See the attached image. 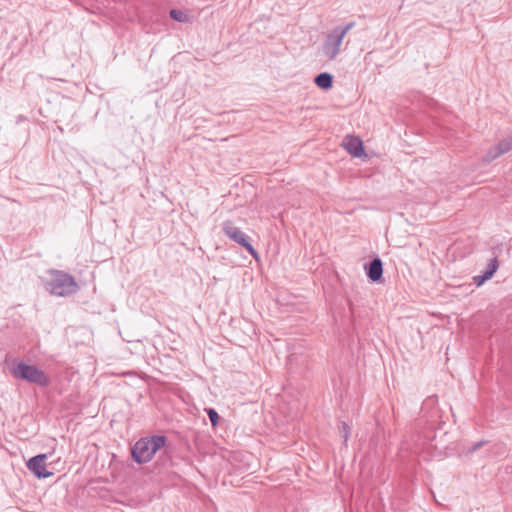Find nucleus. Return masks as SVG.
<instances>
[{"label": "nucleus", "mask_w": 512, "mask_h": 512, "mask_svg": "<svg viewBox=\"0 0 512 512\" xmlns=\"http://www.w3.org/2000/svg\"><path fill=\"white\" fill-rule=\"evenodd\" d=\"M49 274L51 278L45 282L44 286L50 294L67 297L79 290V285L72 275L55 269H51Z\"/></svg>", "instance_id": "obj_2"}, {"label": "nucleus", "mask_w": 512, "mask_h": 512, "mask_svg": "<svg viewBox=\"0 0 512 512\" xmlns=\"http://www.w3.org/2000/svg\"><path fill=\"white\" fill-rule=\"evenodd\" d=\"M486 442L485 441H479L477 443H475L471 449H469V453H473L475 452L476 450H478L480 447H482Z\"/></svg>", "instance_id": "obj_17"}, {"label": "nucleus", "mask_w": 512, "mask_h": 512, "mask_svg": "<svg viewBox=\"0 0 512 512\" xmlns=\"http://www.w3.org/2000/svg\"><path fill=\"white\" fill-rule=\"evenodd\" d=\"M343 39L344 36L340 34L335 28L330 31L327 34L322 46L324 55L330 60H334L340 53Z\"/></svg>", "instance_id": "obj_5"}, {"label": "nucleus", "mask_w": 512, "mask_h": 512, "mask_svg": "<svg viewBox=\"0 0 512 512\" xmlns=\"http://www.w3.org/2000/svg\"><path fill=\"white\" fill-rule=\"evenodd\" d=\"M167 438L163 435H153L140 438L131 448V455L135 462L143 464L149 462L154 455L166 445Z\"/></svg>", "instance_id": "obj_1"}, {"label": "nucleus", "mask_w": 512, "mask_h": 512, "mask_svg": "<svg viewBox=\"0 0 512 512\" xmlns=\"http://www.w3.org/2000/svg\"><path fill=\"white\" fill-rule=\"evenodd\" d=\"M496 149L501 155L509 152L512 149V139H504L496 145Z\"/></svg>", "instance_id": "obj_12"}, {"label": "nucleus", "mask_w": 512, "mask_h": 512, "mask_svg": "<svg viewBox=\"0 0 512 512\" xmlns=\"http://www.w3.org/2000/svg\"><path fill=\"white\" fill-rule=\"evenodd\" d=\"M206 411H207V415L209 417V420H210L212 426L215 427L219 421V415H218L217 411L213 408H209Z\"/></svg>", "instance_id": "obj_15"}, {"label": "nucleus", "mask_w": 512, "mask_h": 512, "mask_svg": "<svg viewBox=\"0 0 512 512\" xmlns=\"http://www.w3.org/2000/svg\"><path fill=\"white\" fill-rule=\"evenodd\" d=\"M11 374L16 379H21L41 387H46L50 384V379L44 371L35 365H29L23 361L17 362L13 366Z\"/></svg>", "instance_id": "obj_3"}, {"label": "nucleus", "mask_w": 512, "mask_h": 512, "mask_svg": "<svg viewBox=\"0 0 512 512\" xmlns=\"http://www.w3.org/2000/svg\"><path fill=\"white\" fill-rule=\"evenodd\" d=\"M47 458L46 454H39L32 458H30L26 465L27 468L34 473V475L41 479V478H48L51 475H53L52 472H49L46 469L45 460Z\"/></svg>", "instance_id": "obj_6"}, {"label": "nucleus", "mask_w": 512, "mask_h": 512, "mask_svg": "<svg viewBox=\"0 0 512 512\" xmlns=\"http://www.w3.org/2000/svg\"><path fill=\"white\" fill-rule=\"evenodd\" d=\"M340 434L344 440V442H347L349 436H350V427L347 423L341 422L339 426Z\"/></svg>", "instance_id": "obj_14"}, {"label": "nucleus", "mask_w": 512, "mask_h": 512, "mask_svg": "<svg viewBox=\"0 0 512 512\" xmlns=\"http://www.w3.org/2000/svg\"><path fill=\"white\" fill-rule=\"evenodd\" d=\"M170 17L178 22H185L187 20V15L183 11L177 9H172L170 11Z\"/></svg>", "instance_id": "obj_13"}, {"label": "nucleus", "mask_w": 512, "mask_h": 512, "mask_svg": "<svg viewBox=\"0 0 512 512\" xmlns=\"http://www.w3.org/2000/svg\"><path fill=\"white\" fill-rule=\"evenodd\" d=\"M499 268V261L497 256H494L489 260V263L487 265L486 270L483 272L482 275H477L473 277L474 283L479 287L481 286L485 281L491 279L495 272Z\"/></svg>", "instance_id": "obj_8"}, {"label": "nucleus", "mask_w": 512, "mask_h": 512, "mask_svg": "<svg viewBox=\"0 0 512 512\" xmlns=\"http://www.w3.org/2000/svg\"><path fill=\"white\" fill-rule=\"evenodd\" d=\"M501 156V153L496 149V145L490 148L487 153L483 156L482 162L488 164L493 160L497 159Z\"/></svg>", "instance_id": "obj_11"}, {"label": "nucleus", "mask_w": 512, "mask_h": 512, "mask_svg": "<svg viewBox=\"0 0 512 512\" xmlns=\"http://www.w3.org/2000/svg\"><path fill=\"white\" fill-rule=\"evenodd\" d=\"M355 26V22H349L344 27H336L335 29L344 37Z\"/></svg>", "instance_id": "obj_16"}, {"label": "nucleus", "mask_w": 512, "mask_h": 512, "mask_svg": "<svg viewBox=\"0 0 512 512\" xmlns=\"http://www.w3.org/2000/svg\"><path fill=\"white\" fill-rule=\"evenodd\" d=\"M366 274L372 282H378L382 279L383 263L379 257L372 259L365 266Z\"/></svg>", "instance_id": "obj_7"}, {"label": "nucleus", "mask_w": 512, "mask_h": 512, "mask_svg": "<svg viewBox=\"0 0 512 512\" xmlns=\"http://www.w3.org/2000/svg\"><path fill=\"white\" fill-rule=\"evenodd\" d=\"M345 149L354 157H361L364 154L363 142L359 137L347 136Z\"/></svg>", "instance_id": "obj_9"}, {"label": "nucleus", "mask_w": 512, "mask_h": 512, "mask_svg": "<svg viewBox=\"0 0 512 512\" xmlns=\"http://www.w3.org/2000/svg\"><path fill=\"white\" fill-rule=\"evenodd\" d=\"M222 230L228 238L244 247L250 253V255L257 258L258 252L249 243L246 235L238 227H236L232 221H225L223 223Z\"/></svg>", "instance_id": "obj_4"}, {"label": "nucleus", "mask_w": 512, "mask_h": 512, "mask_svg": "<svg viewBox=\"0 0 512 512\" xmlns=\"http://www.w3.org/2000/svg\"><path fill=\"white\" fill-rule=\"evenodd\" d=\"M314 82L319 88L328 90L333 85V76L330 73L323 72L315 77Z\"/></svg>", "instance_id": "obj_10"}]
</instances>
